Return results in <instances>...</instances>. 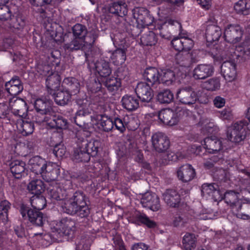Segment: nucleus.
<instances>
[{
	"label": "nucleus",
	"instance_id": "obj_15",
	"mask_svg": "<svg viewBox=\"0 0 250 250\" xmlns=\"http://www.w3.org/2000/svg\"><path fill=\"white\" fill-rule=\"evenodd\" d=\"M141 203L144 207L147 208L153 211L159 210L161 207L159 198L155 193H146L143 196Z\"/></svg>",
	"mask_w": 250,
	"mask_h": 250
},
{
	"label": "nucleus",
	"instance_id": "obj_29",
	"mask_svg": "<svg viewBox=\"0 0 250 250\" xmlns=\"http://www.w3.org/2000/svg\"><path fill=\"white\" fill-rule=\"evenodd\" d=\"M239 197L240 193L234 190H229L225 193L224 199L226 203L230 206L231 212L232 208L238 206V205L242 201Z\"/></svg>",
	"mask_w": 250,
	"mask_h": 250
},
{
	"label": "nucleus",
	"instance_id": "obj_41",
	"mask_svg": "<svg viewBox=\"0 0 250 250\" xmlns=\"http://www.w3.org/2000/svg\"><path fill=\"white\" fill-rule=\"evenodd\" d=\"M71 98V94L67 91H59L54 94V99L57 104L64 105L68 104Z\"/></svg>",
	"mask_w": 250,
	"mask_h": 250
},
{
	"label": "nucleus",
	"instance_id": "obj_40",
	"mask_svg": "<svg viewBox=\"0 0 250 250\" xmlns=\"http://www.w3.org/2000/svg\"><path fill=\"white\" fill-rule=\"evenodd\" d=\"M67 48L71 51L81 49L85 51L86 48L88 49V46L84 39L75 38L68 44Z\"/></svg>",
	"mask_w": 250,
	"mask_h": 250
},
{
	"label": "nucleus",
	"instance_id": "obj_31",
	"mask_svg": "<svg viewBox=\"0 0 250 250\" xmlns=\"http://www.w3.org/2000/svg\"><path fill=\"white\" fill-rule=\"evenodd\" d=\"M108 10L112 14L123 17L127 13V5L124 1L113 2L109 6Z\"/></svg>",
	"mask_w": 250,
	"mask_h": 250
},
{
	"label": "nucleus",
	"instance_id": "obj_64",
	"mask_svg": "<svg viewBox=\"0 0 250 250\" xmlns=\"http://www.w3.org/2000/svg\"><path fill=\"white\" fill-rule=\"evenodd\" d=\"M173 48L178 51H183V44H182V37H176L174 38L171 42Z\"/></svg>",
	"mask_w": 250,
	"mask_h": 250
},
{
	"label": "nucleus",
	"instance_id": "obj_45",
	"mask_svg": "<svg viewBox=\"0 0 250 250\" xmlns=\"http://www.w3.org/2000/svg\"><path fill=\"white\" fill-rule=\"evenodd\" d=\"M32 209L39 210L42 209L46 205V201L45 198L40 195H35L33 196L30 199Z\"/></svg>",
	"mask_w": 250,
	"mask_h": 250
},
{
	"label": "nucleus",
	"instance_id": "obj_44",
	"mask_svg": "<svg viewBox=\"0 0 250 250\" xmlns=\"http://www.w3.org/2000/svg\"><path fill=\"white\" fill-rule=\"evenodd\" d=\"M234 8L237 13L248 15L250 12V0H239Z\"/></svg>",
	"mask_w": 250,
	"mask_h": 250
},
{
	"label": "nucleus",
	"instance_id": "obj_4",
	"mask_svg": "<svg viewBox=\"0 0 250 250\" xmlns=\"http://www.w3.org/2000/svg\"><path fill=\"white\" fill-rule=\"evenodd\" d=\"M20 212L22 217L28 220L31 223L37 226H42L46 221V217L39 210L29 209L28 207L22 205Z\"/></svg>",
	"mask_w": 250,
	"mask_h": 250
},
{
	"label": "nucleus",
	"instance_id": "obj_7",
	"mask_svg": "<svg viewBox=\"0 0 250 250\" xmlns=\"http://www.w3.org/2000/svg\"><path fill=\"white\" fill-rule=\"evenodd\" d=\"M34 107L37 112V115L33 118V121L41 124L43 122H48V120L44 115L47 114L51 109L50 103L42 99H37L34 103Z\"/></svg>",
	"mask_w": 250,
	"mask_h": 250
},
{
	"label": "nucleus",
	"instance_id": "obj_13",
	"mask_svg": "<svg viewBox=\"0 0 250 250\" xmlns=\"http://www.w3.org/2000/svg\"><path fill=\"white\" fill-rule=\"evenodd\" d=\"M60 173V169L56 164L46 162L39 175L45 181L50 182L55 180Z\"/></svg>",
	"mask_w": 250,
	"mask_h": 250
},
{
	"label": "nucleus",
	"instance_id": "obj_20",
	"mask_svg": "<svg viewBox=\"0 0 250 250\" xmlns=\"http://www.w3.org/2000/svg\"><path fill=\"white\" fill-rule=\"evenodd\" d=\"M205 148L210 153H215L222 150V140L216 136L207 137L204 140Z\"/></svg>",
	"mask_w": 250,
	"mask_h": 250
},
{
	"label": "nucleus",
	"instance_id": "obj_19",
	"mask_svg": "<svg viewBox=\"0 0 250 250\" xmlns=\"http://www.w3.org/2000/svg\"><path fill=\"white\" fill-rule=\"evenodd\" d=\"M178 179L183 182L192 180L195 176V171L191 165L186 164L181 166L177 171Z\"/></svg>",
	"mask_w": 250,
	"mask_h": 250
},
{
	"label": "nucleus",
	"instance_id": "obj_18",
	"mask_svg": "<svg viewBox=\"0 0 250 250\" xmlns=\"http://www.w3.org/2000/svg\"><path fill=\"white\" fill-rule=\"evenodd\" d=\"M247 202L242 203V201L238 206L232 208V213L237 218L244 220L250 218V203L248 199H245Z\"/></svg>",
	"mask_w": 250,
	"mask_h": 250
},
{
	"label": "nucleus",
	"instance_id": "obj_56",
	"mask_svg": "<svg viewBox=\"0 0 250 250\" xmlns=\"http://www.w3.org/2000/svg\"><path fill=\"white\" fill-rule=\"evenodd\" d=\"M99 36V31L98 30H91L88 32L84 39L86 41L87 45H88V49H90L92 45L94 43L96 40Z\"/></svg>",
	"mask_w": 250,
	"mask_h": 250
},
{
	"label": "nucleus",
	"instance_id": "obj_48",
	"mask_svg": "<svg viewBox=\"0 0 250 250\" xmlns=\"http://www.w3.org/2000/svg\"><path fill=\"white\" fill-rule=\"evenodd\" d=\"M183 247L186 250H191L195 247V237L193 234L187 233L183 239Z\"/></svg>",
	"mask_w": 250,
	"mask_h": 250
},
{
	"label": "nucleus",
	"instance_id": "obj_5",
	"mask_svg": "<svg viewBox=\"0 0 250 250\" xmlns=\"http://www.w3.org/2000/svg\"><path fill=\"white\" fill-rule=\"evenodd\" d=\"M132 16L136 20L139 28H144L151 25L154 19L151 16L148 11L143 7H136L132 10Z\"/></svg>",
	"mask_w": 250,
	"mask_h": 250
},
{
	"label": "nucleus",
	"instance_id": "obj_46",
	"mask_svg": "<svg viewBox=\"0 0 250 250\" xmlns=\"http://www.w3.org/2000/svg\"><path fill=\"white\" fill-rule=\"evenodd\" d=\"M48 124L52 128H56L60 129L67 128V122L66 120L62 117H54L50 121L48 120Z\"/></svg>",
	"mask_w": 250,
	"mask_h": 250
},
{
	"label": "nucleus",
	"instance_id": "obj_27",
	"mask_svg": "<svg viewBox=\"0 0 250 250\" xmlns=\"http://www.w3.org/2000/svg\"><path fill=\"white\" fill-rule=\"evenodd\" d=\"M61 78L58 73L56 72H51V74L49 75L46 79V85L48 91L50 94L56 90L60 84Z\"/></svg>",
	"mask_w": 250,
	"mask_h": 250
},
{
	"label": "nucleus",
	"instance_id": "obj_57",
	"mask_svg": "<svg viewBox=\"0 0 250 250\" xmlns=\"http://www.w3.org/2000/svg\"><path fill=\"white\" fill-rule=\"evenodd\" d=\"M136 220L143 224L149 228H153L156 226V223L149 219V218L144 213H138L136 216Z\"/></svg>",
	"mask_w": 250,
	"mask_h": 250
},
{
	"label": "nucleus",
	"instance_id": "obj_12",
	"mask_svg": "<svg viewBox=\"0 0 250 250\" xmlns=\"http://www.w3.org/2000/svg\"><path fill=\"white\" fill-rule=\"evenodd\" d=\"M152 144L154 149L158 152L167 150L170 146V141L167 137L162 133H157L151 137Z\"/></svg>",
	"mask_w": 250,
	"mask_h": 250
},
{
	"label": "nucleus",
	"instance_id": "obj_55",
	"mask_svg": "<svg viewBox=\"0 0 250 250\" xmlns=\"http://www.w3.org/2000/svg\"><path fill=\"white\" fill-rule=\"evenodd\" d=\"M68 214L72 215H77L78 216L81 218H86L88 217L90 214V208L87 204H85V205H82V206L77 207L74 212Z\"/></svg>",
	"mask_w": 250,
	"mask_h": 250
},
{
	"label": "nucleus",
	"instance_id": "obj_61",
	"mask_svg": "<svg viewBox=\"0 0 250 250\" xmlns=\"http://www.w3.org/2000/svg\"><path fill=\"white\" fill-rule=\"evenodd\" d=\"M215 187L212 184H204L202 186V194L203 196L207 197L211 196Z\"/></svg>",
	"mask_w": 250,
	"mask_h": 250
},
{
	"label": "nucleus",
	"instance_id": "obj_26",
	"mask_svg": "<svg viewBox=\"0 0 250 250\" xmlns=\"http://www.w3.org/2000/svg\"><path fill=\"white\" fill-rule=\"evenodd\" d=\"M135 122L136 121L133 117L130 118L129 120L126 123L125 121L123 122V120L120 118H116L113 120L114 128L115 127L120 132H123L125 130V126L130 129L134 130L138 127L137 123L134 125Z\"/></svg>",
	"mask_w": 250,
	"mask_h": 250
},
{
	"label": "nucleus",
	"instance_id": "obj_59",
	"mask_svg": "<svg viewBox=\"0 0 250 250\" xmlns=\"http://www.w3.org/2000/svg\"><path fill=\"white\" fill-rule=\"evenodd\" d=\"M5 87L6 91L11 95L16 96L20 94L23 89V86H16L8 84L7 83L5 84Z\"/></svg>",
	"mask_w": 250,
	"mask_h": 250
},
{
	"label": "nucleus",
	"instance_id": "obj_32",
	"mask_svg": "<svg viewBox=\"0 0 250 250\" xmlns=\"http://www.w3.org/2000/svg\"><path fill=\"white\" fill-rule=\"evenodd\" d=\"M62 85L71 95H75L79 92L80 84L78 80L73 77L65 78L62 82Z\"/></svg>",
	"mask_w": 250,
	"mask_h": 250
},
{
	"label": "nucleus",
	"instance_id": "obj_54",
	"mask_svg": "<svg viewBox=\"0 0 250 250\" xmlns=\"http://www.w3.org/2000/svg\"><path fill=\"white\" fill-rule=\"evenodd\" d=\"M188 218L183 214H177L173 217L172 224L175 227H184L188 222Z\"/></svg>",
	"mask_w": 250,
	"mask_h": 250
},
{
	"label": "nucleus",
	"instance_id": "obj_39",
	"mask_svg": "<svg viewBox=\"0 0 250 250\" xmlns=\"http://www.w3.org/2000/svg\"><path fill=\"white\" fill-rule=\"evenodd\" d=\"M27 188L32 194L40 195L44 191V187L41 180L35 179L29 183Z\"/></svg>",
	"mask_w": 250,
	"mask_h": 250
},
{
	"label": "nucleus",
	"instance_id": "obj_53",
	"mask_svg": "<svg viewBox=\"0 0 250 250\" xmlns=\"http://www.w3.org/2000/svg\"><path fill=\"white\" fill-rule=\"evenodd\" d=\"M190 55L188 51H181L175 56L177 62L181 65L186 66L189 63Z\"/></svg>",
	"mask_w": 250,
	"mask_h": 250
},
{
	"label": "nucleus",
	"instance_id": "obj_11",
	"mask_svg": "<svg viewBox=\"0 0 250 250\" xmlns=\"http://www.w3.org/2000/svg\"><path fill=\"white\" fill-rule=\"evenodd\" d=\"M9 107L11 112L16 116L25 117L27 115V107L25 102L21 98L15 97L9 100Z\"/></svg>",
	"mask_w": 250,
	"mask_h": 250
},
{
	"label": "nucleus",
	"instance_id": "obj_38",
	"mask_svg": "<svg viewBox=\"0 0 250 250\" xmlns=\"http://www.w3.org/2000/svg\"><path fill=\"white\" fill-rule=\"evenodd\" d=\"M110 58L116 65H121L126 60V51L124 49L118 48L111 54Z\"/></svg>",
	"mask_w": 250,
	"mask_h": 250
},
{
	"label": "nucleus",
	"instance_id": "obj_50",
	"mask_svg": "<svg viewBox=\"0 0 250 250\" xmlns=\"http://www.w3.org/2000/svg\"><path fill=\"white\" fill-rule=\"evenodd\" d=\"M104 84L108 90L110 92L116 91L121 86L119 79L115 77H110L106 79Z\"/></svg>",
	"mask_w": 250,
	"mask_h": 250
},
{
	"label": "nucleus",
	"instance_id": "obj_60",
	"mask_svg": "<svg viewBox=\"0 0 250 250\" xmlns=\"http://www.w3.org/2000/svg\"><path fill=\"white\" fill-rule=\"evenodd\" d=\"M53 151L56 157L62 158L66 152V149L63 145L59 143L55 146Z\"/></svg>",
	"mask_w": 250,
	"mask_h": 250
},
{
	"label": "nucleus",
	"instance_id": "obj_35",
	"mask_svg": "<svg viewBox=\"0 0 250 250\" xmlns=\"http://www.w3.org/2000/svg\"><path fill=\"white\" fill-rule=\"evenodd\" d=\"M233 53L238 57H242L244 59L250 58V39L245 40L242 44L236 46Z\"/></svg>",
	"mask_w": 250,
	"mask_h": 250
},
{
	"label": "nucleus",
	"instance_id": "obj_22",
	"mask_svg": "<svg viewBox=\"0 0 250 250\" xmlns=\"http://www.w3.org/2000/svg\"><path fill=\"white\" fill-rule=\"evenodd\" d=\"M94 120L98 121V127L103 131L109 132L114 128L113 120L105 115H98L92 117V120Z\"/></svg>",
	"mask_w": 250,
	"mask_h": 250
},
{
	"label": "nucleus",
	"instance_id": "obj_62",
	"mask_svg": "<svg viewBox=\"0 0 250 250\" xmlns=\"http://www.w3.org/2000/svg\"><path fill=\"white\" fill-rule=\"evenodd\" d=\"M10 24L14 28L20 29L24 27L25 21L21 17H19L13 18Z\"/></svg>",
	"mask_w": 250,
	"mask_h": 250
},
{
	"label": "nucleus",
	"instance_id": "obj_14",
	"mask_svg": "<svg viewBox=\"0 0 250 250\" xmlns=\"http://www.w3.org/2000/svg\"><path fill=\"white\" fill-rule=\"evenodd\" d=\"M150 86H151L150 84L145 82L138 83L135 88V92L141 102L149 103L152 99L153 94Z\"/></svg>",
	"mask_w": 250,
	"mask_h": 250
},
{
	"label": "nucleus",
	"instance_id": "obj_9",
	"mask_svg": "<svg viewBox=\"0 0 250 250\" xmlns=\"http://www.w3.org/2000/svg\"><path fill=\"white\" fill-rule=\"evenodd\" d=\"M177 98L184 104L191 105L195 103L197 96L193 89L190 86L181 88L177 92Z\"/></svg>",
	"mask_w": 250,
	"mask_h": 250
},
{
	"label": "nucleus",
	"instance_id": "obj_8",
	"mask_svg": "<svg viewBox=\"0 0 250 250\" xmlns=\"http://www.w3.org/2000/svg\"><path fill=\"white\" fill-rule=\"evenodd\" d=\"M75 226V223L73 220L69 218H64L56 223L52 228V231L57 234V236L69 235L74 230Z\"/></svg>",
	"mask_w": 250,
	"mask_h": 250
},
{
	"label": "nucleus",
	"instance_id": "obj_30",
	"mask_svg": "<svg viewBox=\"0 0 250 250\" xmlns=\"http://www.w3.org/2000/svg\"><path fill=\"white\" fill-rule=\"evenodd\" d=\"M90 158L84 148H81V143L79 141L77 142V147L75 148L74 153L72 156V159L74 161L79 162H87L89 161Z\"/></svg>",
	"mask_w": 250,
	"mask_h": 250
},
{
	"label": "nucleus",
	"instance_id": "obj_47",
	"mask_svg": "<svg viewBox=\"0 0 250 250\" xmlns=\"http://www.w3.org/2000/svg\"><path fill=\"white\" fill-rule=\"evenodd\" d=\"M173 93L168 89L161 91L157 95V99L162 104H169L173 100Z\"/></svg>",
	"mask_w": 250,
	"mask_h": 250
},
{
	"label": "nucleus",
	"instance_id": "obj_51",
	"mask_svg": "<svg viewBox=\"0 0 250 250\" xmlns=\"http://www.w3.org/2000/svg\"><path fill=\"white\" fill-rule=\"evenodd\" d=\"M72 33L75 38L84 39L87 34V30L84 25L77 23L73 27Z\"/></svg>",
	"mask_w": 250,
	"mask_h": 250
},
{
	"label": "nucleus",
	"instance_id": "obj_33",
	"mask_svg": "<svg viewBox=\"0 0 250 250\" xmlns=\"http://www.w3.org/2000/svg\"><path fill=\"white\" fill-rule=\"evenodd\" d=\"M221 33V29L218 26L215 25L208 26L206 32L207 41L211 43L218 41Z\"/></svg>",
	"mask_w": 250,
	"mask_h": 250
},
{
	"label": "nucleus",
	"instance_id": "obj_28",
	"mask_svg": "<svg viewBox=\"0 0 250 250\" xmlns=\"http://www.w3.org/2000/svg\"><path fill=\"white\" fill-rule=\"evenodd\" d=\"M46 161L38 156L32 157L28 161V167L36 175H39Z\"/></svg>",
	"mask_w": 250,
	"mask_h": 250
},
{
	"label": "nucleus",
	"instance_id": "obj_49",
	"mask_svg": "<svg viewBox=\"0 0 250 250\" xmlns=\"http://www.w3.org/2000/svg\"><path fill=\"white\" fill-rule=\"evenodd\" d=\"M220 82L218 78H211L203 83V87L208 91H214L218 90L220 87Z\"/></svg>",
	"mask_w": 250,
	"mask_h": 250
},
{
	"label": "nucleus",
	"instance_id": "obj_52",
	"mask_svg": "<svg viewBox=\"0 0 250 250\" xmlns=\"http://www.w3.org/2000/svg\"><path fill=\"white\" fill-rule=\"evenodd\" d=\"M174 80V72L173 71L169 69L163 71L160 75V81L167 85L171 84Z\"/></svg>",
	"mask_w": 250,
	"mask_h": 250
},
{
	"label": "nucleus",
	"instance_id": "obj_17",
	"mask_svg": "<svg viewBox=\"0 0 250 250\" xmlns=\"http://www.w3.org/2000/svg\"><path fill=\"white\" fill-rule=\"evenodd\" d=\"M221 73L228 82H232L236 77V65L233 61H226L223 63L221 67Z\"/></svg>",
	"mask_w": 250,
	"mask_h": 250
},
{
	"label": "nucleus",
	"instance_id": "obj_16",
	"mask_svg": "<svg viewBox=\"0 0 250 250\" xmlns=\"http://www.w3.org/2000/svg\"><path fill=\"white\" fill-rule=\"evenodd\" d=\"M214 72L212 65L200 64L196 65L192 72V77L195 80H203L212 76Z\"/></svg>",
	"mask_w": 250,
	"mask_h": 250
},
{
	"label": "nucleus",
	"instance_id": "obj_43",
	"mask_svg": "<svg viewBox=\"0 0 250 250\" xmlns=\"http://www.w3.org/2000/svg\"><path fill=\"white\" fill-rule=\"evenodd\" d=\"M141 43L143 45L152 46L155 45L157 42V39L155 34L152 31H148L144 34L140 38Z\"/></svg>",
	"mask_w": 250,
	"mask_h": 250
},
{
	"label": "nucleus",
	"instance_id": "obj_34",
	"mask_svg": "<svg viewBox=\"0 0 250 250\" xmlns=\"http://www.w3.org/2000/svg\"><path fill=\"white\" fill-rule=\"evenodd\" d=\"M24 162L20 160H15L10 165V170L15 178L20 179L23 174L25 168Z\"/></svg>",
	"mask_w": 250,
	"mask_h": 250
},
{
	"label": "nucleus",
	"instance_id": "obj_21",
	"mask_svg": "<svg viewBox=\"0 0 250 250\" xmlns=\"http://www.w3.org/2000/svg\"><path fill=\"white\" fill-rule=\"evenodd\" d=\"M163 197L165 203L171 207H178L181 201L180 194L173 189H167L163 194Z\"/></svg>",
	"mask_w": 250,
	"mask_h": 250
},
{
	"label": "nucleus",
	"instance_id": "obj_2",
	"mask_svg": "<svg viewBox=\"0 0 250 250\" xmlns=\"http://www.w3.org/2000/svg\"><path fill=\"white\" fill-rule=\"evenodd\" d=\"M72 182L69 180H64L60 183H55L48 188V195L55 200H64L68 195L67 190L72 188Z\"/></svg>",
	"mask_w": 250,
	"mask_h": 250
},
{
	"label": "nucleus",
	"instance_id": "obj_6",
	"mask_svg": "<svg viewBox=\"0 0 250 250\" xmlns=\"http://www.w3.org/2000/svg\"><path fill=\"white\" fill-rule=\"evenodd\" d=\"M77 104L79 105V110L76 114L74 118L75 124L82 128H86L87 125L84 121H81L82 118L91 113V109L89 107V102L86 99H78Z\"/></svg>",
	"mask_w": 250,
	"mask_h": 250
},
{
	"label": "nucleus",
	"instance_id": "obj_23",
	"mask_svg": "<svg viewBox=\"0 0 250 250\" xmlns=\"http://www.w3.org/2000/svg\"><path fill=\"white\" fill-rule=\"evenodd\" d=\"M158 118L161 122L170 126L176 125L178 121L176 115L169 108L160 111L158 114Z\"/></svg>",
	"mask_w": 250,
	"mask_h": 250
},
{
	"label": "nucleus",
	"instance_id": "obj_58",
	"mask_svg": "<svg viewBox=\"0 0 250 250\" xmlns=\"http://www.w3.org/2000/svg\"><path fill=\"white\" fill-rule=\"evenodd\" d=\"M11 17V13L9 7L5 4L0 5V20L6 21Z\"/></svg>",
	"mask_w": 250,
	"mask_h": 250
},
{
	"label": "nucleus",
	"instance_id": "obj_24",
	"mask_svg": "<svg viewBox=\"0 0 250 250\" xmlns=\"http://www.w3.org/2000/svg\"><path fill=\"white\" fill-rule=\"evenodd\" d=\"M144 78L148 84L152 87L160 83V75L158 70L155 67H149L146 69L144 73Z\"/></svg>",
	"mask_w": 250,
	"mask_h": 250
},
{
	"label": "nucleus",
	"instance_id": "obj_1",
	"mask_svg": "<svg viewBox=\"0 0 250 250\" xmlns=\"http://www.w3.org/2000/svg\"><path fill=\"white\" fill-rule=\"evenodd\" d=\"M246 120H241L236 122L228 127L227 130V137L228 139L233 143H237L243 140L246 136L245 127L249 126Z\"/></svg>",
	"mask_w": 250,
	"mask_h": 250
},
{
	"label": "nucleus",
	"instance_id": "obj_37",
	"mask_svg": "<svg viewBox=\"0 0 250 250\" xmlns=\"http://www.w3.org/2000/svg\"><path fill=\"white\" fill-rule=\"evenodd\" d=\"M95 67L98 74L103 77L109 76L111 73L109 62L104 60L97 61L95 64Z\"/></svg>",
	"mask_w": 250,
	"mask_h": 250
},
{
	"label": "nucleus",
	"instance_id": "obj_63",
	"mask_svg": "<svg viewBox=\"0 0 250 250\" xmlns=\"http://www.w3.org/2000/svg\"><path fill=\"white\" fill-rule=\"evenodd\" d=\"M182 44H183V51H188L193 46V41L187 37H182Z\"/></svg>",
	"mask_w": 250,
	"mask_h": 250
},
{
	"label": "nucleus",
	"instance_id": "obj_42",
	"mask_svg": "<svg viewBox=\"0 0 250 250\" xmlns=\"http://www.w3.org/2000/svg\"><path fill=\"white\" fill-rule=\"evenodd\" d=\"M18 129L21 132L23 135H28L33 133L34 129V124L27 121L20 120L17 124Z\"/></svg>",
	"mask_w": 250,
	"mask_h": 250
},
{
	"label": "nucleus",
	"instance_id": "obj_36",
	"mask_svg": "<svg viewBox=\"0 0 250 250\" xmlns=\"http://www.w3.org/2000/svg\"><path fill=\"white\" fill-rule=\"evenodd\" d=\"M122 104L124 108L128 111H133L139 107V101L137 98L132 95H125L122 99Z\"/></svg>",
	"mask_w": 250,
	"mask_h": 250
},
{
	"label": "nucleus",
	"instance_id": "obj_3",
	"mask_svg": "<svg viewBox=\"0 0 250 250\" xmlns=\"http://www.w3.org/2000/svg\"><path fill=\"white\" fill-rule=\"evenodd\" d=\"M87 199L85 194L83 191H77L62 205L63 211L66 213H73L77 207L82 205H85Z\"/></svg>",
	"mask_w": 250,
	"mask_h": 250
},
{
	"label": "nucleus",
	"instance_id": "obj_25",
	"mask_svg": "<svg viewBox=\"0 0 250 250\" xmlns=\"http://www.w3.org/2000/svg\"><path fill=\"white\" fill-rule=\"evenodd\" d=\"M81 148H84L89 156H95L97 155L100 143L97 140L88 141L86 139L79 140Z\"/></svg>",
	"mask_w": 250,
	"mask_h": 250
},
{
	"label": "nucleus",
	"instance_id": "obj_10",
	"mask_svg": "<svg viewBox=\"0 0 250 250\" xmlns=\"http://www.w3.org/2000/svg\"><path fill=\"white\" fill-rule=\"evenodd\" d=\"M243 36L241 27L237 24H229L225 28L224 37L225 40L231 43L239 42Z\"/></svg>",
	"mask_w": 250,
	"mask_h": 250
}]
</instances>
